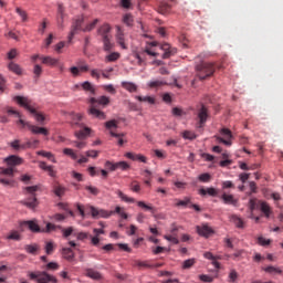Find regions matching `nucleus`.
Here are the masks:
<instances>
[{"instance_id":"f257e3e1","label":"nucleus","mask_w":283,"mask_h":283,"mask_svg":"<svg viewBox=\"0 0 283 283\" xmlns=\"http://www.w3.org/2000/svg\"><path fill=\"white\" fill-rule=\"evenodd\" d=\"M91 107L88 109V113L91 116L94 118H99V120H105V113L102 112L101 109L96 108L95 104L102 105V107H107L109 105L111 101L109 97L102 95L99 97H91L90 98Z\"/></svg>"},{"instance_id":"f03ea898","label":"nucleus","mask_w":283,"mask_h":283,"mask_svg":"<svg viewBox=\"0 0 283 283\" xmlns=\"http://www.w3.org/2000/svg\"><path fill=\"white\" fill-rule=\"evenodd\" d=\"M216 73V64L210 62H201L196 66V76L199 81H207Z\"/></svg>"},{"instance_id":"7ed1b4c3","label":"nucleus","mask_w":283,"mask_h":283,"mask_svg":"<svg viewBox=\"0 0 283 283\" xmlns=\"http://www.w3.org/2000/svg\"><path fill=\"white\" fill-rule=\"evenodd\" d=\"M39 190V186H29L24 188V191L29 193V198L22 203L24 207H28V209H36L39 201L36 200V191Z\"/></svg>"},{"instance_id":"20e7f679","label":"nucleus","mask_w":283,"mask_h":283,"mask_svg":"<svg viewBox=\"0 0 283 283\" xmlns=\"http://www.w3.org/2000/svg\"><path fill=\"white\" fill-rule=\"evenodd\" d=\"M39 139L28 140L24 144H21L20 139H14L13 142L9 143V146L14 149V151H20V149H36L39 147Z\"/></svg>"},{"instance_id":"39448f33","label":"nucleus","mask_w":283,"mask_h":283,"mask_svg":"<svg viewBox=\"0 0 283 283\" xmlns=\"http://www.w3.org/2000/svg\"><path fill=\"white\" fill-rule=\"evenodd\" d=\"M14 103L27 109V112L34 113V103L25 96L17 95L13 97Z\"/></svg>"},{"instance_id":"423d86ee","label":"nucleus","mask_w":283,"mask_h":283,"mask_svg":"<svg viewBox=\"0 0 283 283\" xmlns=\"http://www.w3.org/2000/svg\"><path fill=\"white\" fill-rule=\"evenodd\" d=\"M18 125H22V127H28L30 132H32V134H42V136H49L50 134V130H48V128L34 126L23 119H19Z\"/></svg>"},{"instance_id":"0eeeda50","label":"nucleus","mask_w":283,"mask_h":283,"mask_svg":"<svg viewBox=\"0 0 283 283\" xmlns=\"http://www.w3.org/2000/svg\"><path fill=\"white\" fill-rule=\"evenodd\" d=\"M87 209L91 211L92 218L98 219V218H112L114 216V211H107L105 209H98L94 206H87Z\"/></svg>"},{"instance_id":"6e6552de","label":"nucleus","mask_w":283,"mask_h":283,"mask_svg":"<svg viewBox=\"0 0 283 283\" xmlns=\"http://www.w3.org/2000/svg\"><path fill=\"white\" fill-rule=\"evenodd\" d=\"M72 127H74V128L81 127L80 130L75 132V136L78 138V140H83V139L87 138V136H90V134H92V128L83 127V124H81L78 122H73Z\"/></svg>"},{"instance_id":"1a4fd4ad","label":"nucleus","mask_w":283,"mask_h":283,"mask_svg":"<svg viewBox=\"0 0 283 283\" xmlns=\"http://www.w3.org/2000/svg\"><path fill=\"white\" fill-rule=\"evenodd\" d=\"M220 134H221V136H223V138L220 136H214V138H217L218 143H222L223 145H227V147H231V145H232L231 139L233 138L231 130L229 128H222L220 130Z\"/></svg>"},{"instance_id":"9d476101","label":"nucleus","mask_w":283,"mask_h":283,"mask_svg":"<svg viewBox=\"0 0 283 283\" xmlns=\"http://www.w3.org/2000/svg\"><path fill=\"white\" fill-rule=\"evenodd\" d=\"M116 41L122 50H127V39H125V31L119 25L116 27Z\"/></svg>"},{"instance_id":"9b49d317","label":"nucleus","mask_w":283,"mask_h":283,"mask_svg":"<svg viewBox=\"0 0 283 283\" xmlns=\"http://www.w3.org/2000/svg\"><path fill=\"white\" fill-rule=\"evenodd\" d=\"M81 25H83V18H78L73 22L71 32L69 34V43H72V39H74V35L78 34V31L81 30Z\"/></svg>"},{"instance_id":"f8f14e48","label":"nucleus","mask_w":283,"mask_h":283,"mask_svg":"<svg viewBox=\"0 0 283 283\" xmlns=\"http://www.w3.org/2000/svg\"><path fill=\"white\" fill-rule=\"evenodd\" d=\"M111 32H112V27H109V24H103L97 30V34L98 36H101L102 40L112 39Z\"/></svg>"},{"instance_id":"ddd939ff","label":"nucleus","mask_w":283,"mask_h":283,"mask_svg":"<svg viewBox=\"0 0 283 283\" xmlns=\"http://www.w3.org/2000/svg\"><path fill=\"white\" fill-rule=\"evenodd\" d=\"M196 229L198 235H201L202 238H209V235L213 233V229L208 224L197 226Z\"/></svg>"},{"instance_id":"4468645a","label":"nucleus","mask_w":283,"mask_h":283,"mask_svg":"<svg viewBox=\"0 0 283 283\" xmlns=\"http://www.w3.org/2000/svg\"><path fill=\"white\" fill-rule=\"evenodd\" d=\"M4 163H7L9 167H17L19 165H23V158L17 155H11L4 159Z\"/></svg>"},{"instance_id":"2eb2a0df","label":"nucleus","mask_w":283,"mask_h":283,"mask_svg":"<svg viewBox=\"0 0 283 283\" xmlns=\"http://www.w3.org/2000/svg\"><path fill=\"white\" fill-rule=\"evenodd\" d=\"M199 118V127H205V123H207V118H209V113L207 112V107L205 105L201 106L198 113Z\"/></svg>"},{"instance_id":"dca6fc26","label":"nucleus","mask_w":283,"mask_h":283,"mask_svg":"<svg viewBox=\"0 0 283 283\" xmlns=\"http://www.w3.org/2000/svg\"><path fill=\"white\" fill-rule=\"evenodd\" d=\"M160 50H163V59H169L170 56H174L176 54V49H171V45L169 43H164L160 45Z\"/></svg>"},{"instance_id":"f3484780","label":"nucleus","mask_w":283,"mask_h":283,"mask_svg":"<svg viewBox=\"0 0 283 283\" xmlns=\"http://www.w3.org/2000/svg\"><path fill=\"white\" fill-rule=\"evenodd\" d=\"M41 61L43 65H49L50 67H56V65H59V59L50 55H41Z\"/></svg>"},{"instance_id":"a211bd4d","label":"nucleus","mask_w":283,"mask_h":283,"mask_svg":"<svg viewBox=\"0 0 283 283\" xmlns=\"http://www.w3.org/2000/svg\"><path fill=\"white\" fill-rule=\"evenodd\" d=\"M20 226L28 227L33 233H41V227H39L34 221H22Z\"/></svg>"},{"instance_id":"6ab92c4d","label":"nucleus","mask_w":283,"mask_h":283,"mask_svg":"<svg viewBox=\"0 0 283 283\" xmlns=\"http://www.w3.org/2000/svg\"><path fill=\"white\" fill-rule=\"evenodd\" d=\"M56 283L59 280H56L54 276L48 274V272H41V275L38 279V283Z\"/></svg>"},{"instance_id":"aec40b11","label":"nucleus","mask_w":283,"mask_h":283,"mask_svg":"<svg viewBox=\"0 0 283 283\" xmlns=\"http://www.w3.org/2000/svg\"><path fill=\"white\" fill-rule=\"evenodd\" d=\"M221 200H223L224 205H232V207H238V199H235L233 195H228L223 192L221 196Z\"/></svg>"},{"instance_id":"412c9836","label":"nucleus","mask_w":283,"mask_h":283,"mask_svg":"<svg viewBox=\"0 0 283 283\" xmlns=\"http://www.w3.org/2000/svg\"><path fill=\"white\" fill-rule=\"evenodd\" d=\"M81 87L84 92H88L92 96H96V88L94 87V84L92 82H83L81 84Z\"/></svg>"},{"instance_id":"4be33fe9","label":"nucleus","mask_w":283,"mask_h":283,"mask_svg":"<svg viewBox=\"0 0 283 283\" xmlns=\"http://www.w3.org/2000/svg\"><path fill=\"white\" fill-rule=\"evenodd\" d=\"M122 87L130 94H134V92H138V85H136V83L134 82H122Z\"/></svg>"},{"instance_id":"5701e85b","label":"nucleus","mask_w":283,"mask_h":283,"mask_svg":"<svg viewBox=\"0 0 283 283\" xmlns=\"http://www.w3.org/2000/svg\"><path fill=\"white\" fill-rule=\"evenodd\" d=\"M109 135L113 138H117V145H119V147H123L125 143H127V139L123 138L125 136V133H115L114 130H111Z\"/></svg>"},{"instance_id":"b1692460","label":"nucleus","mask_w":283,"mask_h":283,"mask_svg":"<svg viewBox=\"0 0 283 283\" xmlns=\"http://www.w3.org/2000/svg\"><path fill=\"white\" fill-rule=\"evenodd\" d=\"M126 158H129V160H139V163H147V157L140 154L126 153Z\"/></svg>"},{"instance_id":"393cba45","label":"nucleus","mask_w":283,"mask_h":283,"mask_svg":"<svg viewBox=\"0 0 283 283\" xmlns=\"http://www.w3.org/2000/svg\"><path fill=\"white\" fill-rule=\"evenodd\" d=\"M63 12H64L63 6L59 4L57 6V25H59V28H61V30H63V28H64L63 19L65 18V13H63Z\"/></svg>"},{"instance_id":"a878e982","label":"nucleus","mask_w":283,"mask_h":283,"mask_svg":"<svg viewBox=\"0 0 283 283\" xmlns=\"http://www.w3.org/2000/svg\"><path fill=\"white\" fill-rule=\"evenodd\" d=\"M230 222H233L237 229H244V221L242 220V218L238 217L237 214L230 216Z\"/></svg>"},{"instance_id":"bb28decb","label":"nucleus","mask_w":283,"mask_h":283,"mask_svg":"<svg viewBox=\"0 0 283 283\" xmlns=\"http://www.w3.org/2000/svg\"><path fill=\"white\" fill-rule=\"evenodd\" d=\"M136 101H139V103H148V105H156V98L151 96H135Z\"/></svg>"},{"instance_id":"cd10ccee","label":"nucleus","mask_w":283,"mask_h":283,"mask_svg":"<svg viewBox=\"0 0 283 283\" xmlns=\"http://www.w3.org/2000/svg\"><path fill=\"white\" fill-rule=\"evenodd\" d=\"M158 12L160 14H169V12H171V6H169V3L167 2H160L158 7Z\"/></svg>"},{"instance_id":"c85d7f7f","label":"nucleus","mask_w":283,"mask_h":283,"mask_svg":"<svg viewBox=\"0 0 283 283\" xmlns=\"http://www.w3.org/2000/svg\"><path fill=\"white\" fill-rule=\"evenodd\" d=\"M53 192L55 196H57V198H63V196H65V187H63L59 184H55L53 186Z\"/></svg>"},{"instance_id":"c756f323","label":"nucleus","mask_w":283,"mask_h":283,"mask_svg":"<svg viewBox=\"0 0 283 283\" xmlns=\"http://www.w3.org/2000/svg\"><path fill=\"white\" fill-rule=\"evenodd\" d=\"M38 156H43V158H48V160H51V163L56 164V158L54 157V154L45 150H39L36 151Z\"/></svg>"},{"instance_id":"7c9ffc66","label":"nucleus","mask_w":283,"mask_h":283,"mask_svg":"<svg viewBox=\"0 0 283 283\" xmlns=\"http://www.w3.org/2000/svg\"><path fill=\"white\" fill-rule=\"evenodd\" d=\"M8 69L10 70V72H13V74H18V76H20V74H23V70L21 69V66L14 62H10Z\"/></svg>"},{"instance_id":"2f4dec72","label":"nucleus","mask_w":283,"mask_h":283,"mask_svg":"<svg viewBox=\"0 0 283 283\" xmlns=\"http://www.w3.org/2000/svg\"><path fill=\"white\" fill-rule=\"evenodd\" d=\"M199 193L200 196H207L208 193V196H212L214 198L216 196H218V190L216 188H208V189L201 188L199 190Z\"/></svg>"},{"instance_id":"473e14b6","label":"nucleus","mask_w":283,"mask_h":283,"mask_svg":"<svg viewBox=\"0 0 283 283\" xmlns=\"http://www.w3.org/2000/svg\"><path fill=\"white\" fill-rule=\"evenodd\" d=\"M62 254L69 262H72V260H74V251H72V248H64L62 250Z\"/></svg>"},{"instance_id":"72a5a7b5","label":"nucleus","mask_w":283,"mask_h":283,"mask_svg":"<svg viewBox=\"0 0 283 283\" xmlns=\"http://www.w3.org/2000/svg\"><path fill=\"white\" fill-rule=\"evenodd\" d=\"M163 85H167V82H165L163 80H154L148 83V87H150L151 90L163 87Z\"/></svg>"},{"instance_id":"f704fd0d","label":"nucleus","mask_w":283,"mask_h":283,"mask_svg":"<svg viewBox=\"0 0 283 283\" xmlns=\"http://www.w3.org/2000/svg\"><path fill=\"white\" fill-rule=\"evenodd\" d=\"M134 266H137V269H154V265L149 264L147 261L140 260L134 261Z\"/></svg>"},{"instance_id":"c9c22d12","label":"nucleus","mask_w":283,"mask_h":283,"mask_svg":"<svg viewBox=\"0 0 283 283\" xmlns=\"http://www.w3.org/2000/svg\"><path fill=\"white\" fill-rule=\"evenodd\" d=\"M116 193H117L118 198H120V200H123L124 202H129V203L136 202V199H134L132 197H127V195H125L120 190H117Z\"/></svg>"},{"instance_id":"e433bc0d","label":"nucleus","mask_w":283,"mask_h":283,"mask_svg":"<svg viewBox=\"0 0 283 283\" xmlns=\"http://www.w3.org/2000/svg\"><path fill=\"white\" fill-rule=\"evenodd\" d=\"M63 155L64 156H70V158H72V160H78V155L72 148H64L63 149Z\"/></svg>"},{"instance_id":"4c0bfd02","label":"nucleus","mask_w":283,"mask_h":283,"mask_svg":"<svg viewBox=\"0 0 283 283\" xmlns=\"http://www.w3.org/2000/svg\"><path fill=\"white\" fill-rule=\"evenodd\" d=\"M86 275H87V277H91L92 280H101V277H102L101 273L93 269H88L86 271Z\"/></svg>"},{"instance_id":"58836bf2","label":"nucleus","mask_w":283,"mask_h":283,"mask_svg":"<svg viewBox=\"0 0 283 283\" xmlns=\"http://www.w3.org/2000/svg\"><path fill=\"white\" fill-rule=\"evenodd\" d=\"M265 273H270V275H280L282 274V270L280 268H275L273 265H270L264 269Z\"/></svg>"},{"instance_id":"ea45409f","label":"nucleus","mask_w":283,"mask_h":283,"mask_svg":"<svg viewBox=\"0 0 283 283\" xmlns=\"http://www.w3.org/2000/svg\"><path fill=\"white\" fill-rule=\"evenodd\" d=\"M57 229H63V227L61 226H56L54 223H46L45 229L43 230L44 233H52L54 231H56Z\"/></svg>"},{"instance_id":"a19ab883","label":"nucleus","mask_w":283,"mask_h":283,"mask_svg":"<svg viewBox=\"0 0 283 283\" xmlns=\"http://www.w3.org/2000/svg\"><path fill=\"white\" fill-rule=\"evenodd\" d=\"M137 207L145 209V211H150V213H156V208L145 203V201H137Z\"/></svg>"},{"instance_id":"79ce46f5","label":"nucleus","mask_w":283,"mask_h":283,"mask_svg":"<svg viewBox=\"0 0 283 283\" xmlns=\"http://www.w3.org/2000/svg\"><path fill=\"white\" fill-rule=\"evenodd\" d=\"M7 240H14L15 242L21 241V233L17 230H12L9 235H7Z\"/></svg>"},{"instance_id":"37998d69","label":"nucleus","mask_w":283,"mask_h":283,"mask_svg":"<svg viewBox=\"0 0 283 283\" xmlns=\"http://www.w3.org/2000/svg\"><path fill=\"white\" fill-rule=\"evenodd\" d=\"M24 250L27 251V253H30L31 255H36V252L39 251V245L28 244L24 247Z\"/></svg>"},{"instance_id":"c03bdc74","label":"nucleus","mask_w":283,"mask_h":283,"mask_svg":"<svg viewBox=\"0 0 283 283\" xmlns=\"http://www.w3.org/2000/svg\"><path fill=\"white\" fill-rule=\"evenodd\" d=\"M105 59H106V61H107L108 63H114V61H118V60L120 59V53H118V52H113V53L106 55Z\"/></svg>"},{"instance_id":"a18cd8bd","label":"nucleus","mask_w":283,"mask_h":283,"mask_svg":"<svg viewBox=\"0 0 283 283\" xmlns=\"http://www.w3.org/2000/svg\"><path fill=\"white\" fill-rule=\"evenodd\" d=\"M103 41L104 44V52L112 51V48H114V44L112 43V38H106Z\"/></svg>"},{"instance_id":"49530a36","label":"nucleus","mask_w":283,"mask_h":283,"mask_svg":"<svg viewBox=\"0 0 283 283\" xmlns=\"http://www.w3.org/2000/svg\"><path fill=\"white\" fill-rule=\"evenodd\" d=\"M123 22L125 23V25H128V27L134 25V15H132V13H126L123 17Z\"/></svg>"},{"instance_id":"de8ad7c7","label":"nucleus","mask_w":283,"mask_h":283,"mask_svg":"<svg viewBox=\"0 0 283 283\" xmlns=\"http://www.w3.org/2000/svg\"><path fill=\"white\" fill-rule=\"evenodd\" d=\"M261 211L266 218L271 216V207L266 202H261Z\"/></svg>"},{"instance_id":"09e8293b","label":"nucleus","mask_w":283,"mask_h":283,"mask_svg":"<svg viewBox=\"0 0 283 283\" xmlns=\"http://www.w3.org/2000/svg\"><path fill=\"white\" fill-rule=\"evenodd\" d=\"M98 24V19L93 20L91 23H88L84 29H82V32H92L94 28Z\"/></svg>"},{"instance_id":"8fccbe9b","label":"nucleus","mask_w":283,"mask_h":283,"mask_svg":"<svg viewBox=\"0 0 283 283\" xmlns=\"http://www.w3.org/2000/svg\"><path fill=\"white\" fill-rule=\"evenodd\" d=\"M164 240H167L168 242H171L172 244H180V240H178V237L174 234H165Z\"/></svg>"},{"instance_id":"3c124183","label":"nucleus","mask_w":283,"mask_h":283,"mask_svg":"<svg viewBox=\"0 0 283 283\" xmlns=\"http://www.w3.org/2000/svg\"><path fill=\"white\" fill-rule=\"evenodd\" d=\"M105 127H106V129H109V132H112V129H117L118 122L116 119L108 120L105 123Z\"/></svg>"},{"instance_id":"603ef678","label":"nucleus","mask_w":283,"mask_h":283,"mask_svg":"<svg viewBox=\"0 0 283 283\" xmlns=\"http://www.w3.org/2000/svg\"><path fill=\"white\" fill-rule=\"evenodd\" d=\"M129 187L134 193H140V184L137 180L132 181Z\"/></svg>"},{"instance_id":"864d4df0","label":"nucleus","mask_w":283,"mask_h":283,"mask_svg":"<svg viewBox=\"0 0 283 283\" xmlns=\"http://www.w3.org/2000/svg\"><path fill=\"white\" fill-rule=\"evenodd\" d=\"M182 138H185L186 140H196L197 136L196 133L191 130H186L182 133Z\"/></svg>"},{"instance_id":"5fc2aeb1","label":"nucleus","mask_w":283,"mask_h":283,"mask_svg":"<svg viewBox=\"0 0 283 283\" xmlns=\"http://www.w3.org/2000/svg\"><path fill=\"white\" fill-rule=\"evenodd\" d=\"M31 114H33L38 123H43L45 120V115H43V113L36 112V108H34V113Z\"/></svg>"},{"instance_id":"6e6d98bb","label":"nucleus","mask_w":283,"mask_h":283,"mask_svg":"<svg viewBox=\"0 0 283 283\" xmlns=\"http://www.w3.org/2000/svg\"><path fill=\"white\" fill-rule=\"evenodd\" d=\"M45 253L48 255H52V253H54V242H52V241L46 242V244H45Z\"/></svg>"},{"instance_id":"4d7b16f0","label":"nucleus","mask_w":283,"mask_h":283,"mask_svg":"<svg viewBox=\"0 0 283 283\" xmlns=\"http://www.w3.org/2000/svg\"><path fill=\"white\" fill-rule=\"evenodd\" d=\"M17 14H19V17H21V20L23 22L28 21V12H25L24 10H22L21 8H17L15 9Z\"/></svg>"},{"instance_id":"13d9d810","label":"nucleus","mask_w":283,"mask_h":283,"mask_svg":"<svg viewBox=\"0 0 283 283\" xmlns=\"http://www.w3.org/2000/svg\"><path fill=\"white\" fill-rule=\"evenodd\" d=\"M33 74L35 76V78H39L41 76V74H43V67H41V65L35 64L33 67Z\"/></svg>"},{"instance_id":"bf43d9fd","label":"nucleus","mask_w":283,"mask_h":283,"mask_svg":"<svg viewBox=\"0 0 283 283\" xmlns=\"http://www.w3.org/2000/svg\"><path fill=\"white\" fill-rule=\"evenodd\" d=\"M191 202V199L189 198H185L184 200H178L176 199V205L177 207H187V205H189Z\"/></svg>"},{"instance_id":"052dcab7","label":"nucleus","mask_w":283,"mask_h":283,"mask_svg":"<svg viewBox=\"0 0 283 283\" xmlns=\"http://www.w3.org/2000/svg\"><path fill=\"white\" fill-rule=\"evenodd\" d=\"M102 90L108 92V94H116V88L112 84H105L102 86Z\"/></svg>"},{"instance_id":"680f3d73","label":"nucleus","mask_w":283,"mask_h":283,"mask_svg":"<svg viewBox=\"0 0 283 283\" xmlns=\"http://www.w3.org/2000/svg\"><path fill=\"white\" fill-rule=\"evenodd\" d=\"M116 169H122V171H127V169H129V164H127L126 161L116 163Z\"/></svg>"},{"instance_id":"e2e57ef3","label":"nucleus","mask_w":283,"mask_h":283,"mask_svg":"<svg viewBox=\"0 0 283 283\" xmlns=\"http://www.w3.org/2000/svg\"><path fill=\"white\" fill-rule=\"evenodd\" d=\"M258 244H260V247H269V244H271V240L265 239L264 237H259Z\"/></svg>"},{"instance_id":"0e129e2a","label":"nucleus","mask_w":283,"mask_h":283,"mask_svg":"<svg viewBox=\"0 0 283 283\" xmlns=\"http://www.w3.org/2000/svg\"><path fill=\"white\" fill-rule=\"evenodd\" d=\"M61 231H62V233H63V238H70V235L72 234V233H74V228H72V227H69V228H62L61 229Z\"/></svg>"},{"instance_id":"69168bd1","label":"nucleus","mask_w":283,"mask_h":283,"mask_svg":"<svg viewBox=\"0 0 283 283\" xmlns=\"http://www.w3.org/2000/svg\"><path fill=\"white\" fill-rule=\"evenodd\" d=\"M222 189H235V185H233V181L227 180L221 184Z\"/></svg>"},{"instance_id":"338daca9","label":"nucleus","mask_w":283,"mask_h":283,"mask_svg":"<svg viewBox=\"0 0 283 283\" xmlns=\"http://www.w3.org/2000/svg\"><path fill=\"white\" fill-rule=\"evenodd\" d=\"M200 182H209L211 180V175L208 172L201 174L199 177Z\"/></svg>"},{"instance_id":"774afa93","label":"nucleus","mask_w":283,"mask_h":283,"mask_svg":"<svg viewBox=\"0 0 283 283\" xmlns=\"http://www.w3.org/2000/svg\"><path fill=\"white\" fill-rule=\"evenodd\" d=\"M228 277L229 282H235V280H238V272L235 270H231Z\"/></svg>"}]
</instances>
